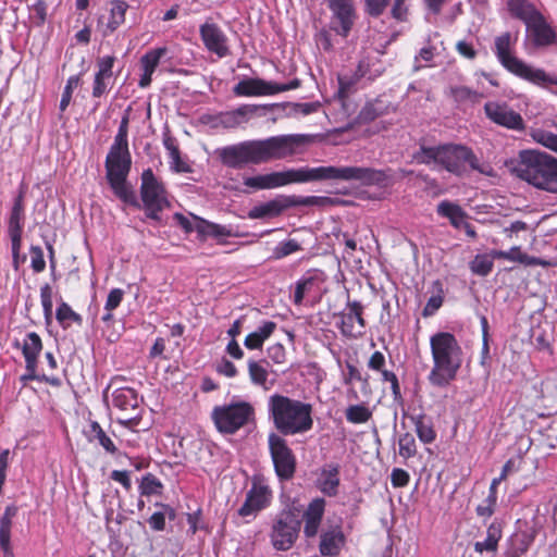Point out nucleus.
<instances>
[{
    "instance_id": "obj_1",
    "label": "nucleus",
    "mask_w": 557,
    "mask_h": 557,
    "mask_svg": "<svg viewBox=\"0 0 557 557\" xmlns=\"http://www.w3.org/2000/svg\"><path fill=\"white\" fill-rule=\"evenodd\" d=\"M391 175L385 170L366 166H318L272 172L269 174L246 177L244 185L255 190L272 189L294 183L312 181H355L362 185H384Z\"/></svg>"
},
{
    "instance_id": "obj_2",
    "label": "nucleus",
    "mask_w": 557,
    "mask_h": 557,
    "mask_svg": "<svg viewBox=\"0 0 557 557\" xmlns=\"http://www.w3.org/2000/svg\"><path fill=\"white\" fill-rule=\"evenodd\" d=\"M301 135H280L267 139L245 140L215 150L220 162L230 169L242 170L248 164H261L293 156L304 144Z\"/></svg>"
},
{
    "instance_id": "obj_3",
    "label": "nucleus",
    "mask_w": 557,
    "mask_h": 557,
    "mask_svg": "<svg viewBox=\"0 0 557 557\" xmlns=\"http://www.w3.org/2000/svg\"><path fill=\"white\" fill-rule=\"evenodd\" d=\"M106 178L114 196L126 205L139 208L133 186L127 177L132 170L128 134L117 132L104 161Z\"/></svg>"
},
{
    "instance_id": "obj_4",
    "label": "nucleus",
    "mask_w": 557,
    "mask_h": 557,
    "mask_svg": "<svg viewBox=\"0 0 557 557\" xmlns=\"http://www.w3.org/2000/svg\"><path fill=\"white\" fill-rule=\"evenodd\" d=\"M433 366L428 374L429 383L437 388L447 387L456 380L462 364V348L449 332H437L430 338Z\"/></svg>"
},
{
    "instance_id": "obj_5",
    "label": "nucleus",
    "mask_w": 557,
    "mask_h": 557,
    "mask_svg": "<svg viewBox=\"0 0 557 557\" xmlns=\"http://www.w3.org/2000/svg\"><path fill=\"white\" fill-rule=\"evenodd\" d=\"M268 410L277 434L283 437L305 434L313 426V408L309 403L273 394L269 397Z\"/></svg>"
},
{
    "instance_id": "obj_6",
    "label": "nucleus",
    "mask_w": 557,
    "mask_h": 557,
    "mask_svg": "<svg viewBox=\"0 0 557 557\" xmlns=\"http://www.w3.org/2000/svg\"><path fill=\"white\" fill-rule=\"evenodd\" d=\"M414 160L420 164L436 163L456 176L466 175L469 169L485 173L473 150L468 146L459 144H447L436 147L421 146L419 151L414 153Z\"/></svg>"
},
{
    "instance_id": "obj_7",
    "label": "nucleus",
    "mask_w": 557,
    "mask_h": 557,
    "mask_svg": "<svg viewBox=\"0 0 557 557\" xmlns=\"http://www.w3.org/2000/svg\"><path fill=\"white\" fill-rule=\"evenodd\" d=\"M511 171L535 188L549 193L557 191V159L547 153L522 150Z\"/></svg>"
},
{
    "instance_id": "obj_8",
    "label": "nucleus",
    "mask_w": 557,
    "mask_h": 557,
    "mask_svg": "<svg viewBox=\"0 0 557 557\" xmlns=\"http://www.w3.org/2000/svg\"><path fill=\"white\" fill-rule=\"evenodd\" d=\"M516 41L517 38H513L509 32L495 38L494 53L499 63L511 74L542 88L557 85V76H552L542 69H534L511 53Z\"/></svg>"
},
{
    "instance_id": "obj_9",
    "label": "nucleus",
    "mask_w": 557,
    "mask_h": 557,
    "mask_svg": "<svg viewBox=\"0 0 557 557\" xmlns=\"http://www.w3.org/2000/svg\"><path fill=\"white\" fill-rule=\"evenodd\" d=\"M300 529V510L295 506L282 509L272 520L269 533L272 547L278 552L289 550L296 544Z\"/></svg>"
},
{
    "instance_id": "obj_10",
    "label": "nucleus",
    "mask_w": 557,
    "mask_h": 557,
    "mask_svg": "<svg viewBox=\"0 0 557 557\" xmlns=\"http://www.w3.org/2000/svg\"><path fill=\"white\" fill-rule=\"evenodd\" d=\"M212 421L221 434L233 435L256 419L255 407L245 400L215 406L211 412Z\"/></svg>"
},
{
    "instance_id": "obj_11",
    "label": "nucleus",
    "mask_w": 557,
    "mask_h": 557,
    "mask_svg": "<svg viewBox=\"0 0 557 557\" xmlns=\"http://www.w3.org/2000/svg\"><path fill=\"white\" fill-rule=\"evenodd\" d=\"M140 180V199L146 218L160 222L161 212L171 206L166 188L150 168L143 171Z\"/></svg>"
},
{
    "instance_id": "obj_12",
    "label": "nucleus",
    "mask_w": 557,
    "mask_h": 557,
    "mask_svg": "<svg viewBox=\"0 0 557 557\" xmlns=\"http://www.w3.org/2000/svg\"><path fill=\"white\" fill-rule=\"evenodd\" d=\"M268 446L278 480H292L296 473L297 459L286 440L277 433L272 432L268 436Z\"/></svg>"
},
{
    "instance_id": "obj_13",
    "label": "nucleus",
    "mask_w": 557,
    "mask_h": 557,
    "mask_svg": "<svg viewBox=\"0 0 557 557\" xmlns=\"http://www.w3.org/2000/svg\"><path fill=\"white\" fill-rule=\"evenodd\" d=\"M139 403V395L132 387H120L112 394L113 406L124 413L119 422L127 428L137 426L141 420Z\"/></svg>"
},
{
    "instance_id": "obj_14",
    "label": "nucleus",
    "mask_w": 557,
    "mask_h": 557,
    "mask_svg": "<svg viewBox=\"0 0 557 557\" xmlns=\"http://www.w3.org/2000/svg\"><path fill=\"white\" fill-rule=\"evenodd\" d=\"M363 311L364 307L360 301L348 300L345 310L336 314V325L344 337L357 339L364 335L367 323Z\"/></svg>"
},
{
    "instance_id": "obj_15",
    "label": "nucleus",
    "mask_w": 557,
    "mask_h": 557,
    "mask_svg": "<svg viewBox=\"0 0 557 557\" xmlns=\"http://www.w3.org/2000/svg\"><path fill=\"white\" fill-rule=\"evenodd\" d=\"M24 199L25 187L21 186L16 197L14 198L8 221V233L11 239L12 256L15 262L17 261L22 247V235L25 222Z\"/></svg>"
},
{
    "instance_id": "obj_16",
    "label": "nucleus",
    "mask_w": 557,
    "mask_h": 557,
    "mask_svg": "<svg viewBox=\"0 0 557 557\" xmlns=\"http://www.w3.org/2000/svg\"><path fill=\"white\" fill-rule=\"evenodd\" d=\"M332 12L331 29L346 38L350 34L357 20V12L352 0H325Z\"/></svg>"
},
{
    "instance_id": "obj_17",
    "label": "nucleus",
    "mask_w": 557,
    "mask_h": 557,
    "mask_svg": "<svg viewBox=\"0 0 557 557\" xmlns=\"http://www.w3.org/2000/svg\"><path fill=\"white\" fill-rule=\"evenodd\" d=\"M486 117L494 124L511 131H524L525 123L520 113L505 102L488 101L484 104Z\"/></svg>"
},
{
    "instance_id": "obj_18",
    "label": "nucleus",
    "mask_w": 557,
    "mask_h": 557,
    "mask_svg": "<svg viewBox=\"0 0 557 557\" xmlns=\"http://www.w3.org/2000/svg\"><path fill=\"white\" fill-rule=\"evenodd\" d=\"M272 500L271 488L260 480H253L250 490L246 494L244 504L238 509L240 517L256 516L270 506Z\"/></svg>"
},
{
    "instance_id": "obj_19",
    "label": "nucleus",
    "mask_w": 557,
    "mask_h": 557,
    "mask_svg": "<svg viewBox=\"0 0 557 557\" xmlns=\"http://www.w3.org/2000/svg\"><path fill=\"white\" fill-rule=\"evenodd\" d=\"M319 198L311 196L302 199H296L295 197H283L270 200L262 205L253 207L249 211L250 219H264L278 216L289 207L299 205H314Z\"/></svg>"
},
{
    "instance_id": "obj_20",
    "label": "nucleus",
    "mask_w": 557,
    "mask_h": 557,
    "mask_svg": "<svg viewBox=\"0 0 557 557\" xmlns=\"http://www.w3.org/2000/svg\"><path fill=\"white\" fill-rule=\"evenodd\" d=\"M199 35L205 48L209 52L219 58H225L231 53L227 36L218 24L205 22L199 27Z\"/></svg>"
},
{
    "instance_id": "obj_21",
    "label": "nucleus",
    "mask_w": 557,
    "mask_h": 557,
    "mask_svg": "<svg viewBox=\"0 0 557 557\" xmlns=\"http://www.w3.org/2000/svg\"><path fill=\"white\" fill-rule=\"evenodd\" d=\"M129 4L125 0H111L107 17L99 18L98 24L103 37L113 35L124 23Z\"/></svg>"
},
{
    "instance_id": "obj_22",
    "label": "nucleus",
    "mask_w": 557,
    "mask_h": 557,
    "mask_svg": "<svg viewBox=\"0 0 557 557\" xmlns=\"http://www.w3.org/2000/svg\"><path fill=\"white\" fill-rule=\"evenodd\" d=\"M325 499L317 497L312 499L302 513L304 535L313 539L318 535L325 512Z\"/></svg>"
},
{
    "instance_id": "obj_23",
    "label": "nucleus",
    "mask_w": 557,
    "mask_h": 557,
    "mask_svg": "<svg viewBox=\"0 0 557 557\" xmlns=\"http://www.w3.org/2000/svg\"><path fill=\"white\" fill-rule=\"evenodd\" d=\"M114 55H104L97 60V72L92 82L91 95L94 98H101L108 92L109 83L113 76Z\"/></svg>"
},
{
    "instance_id": "obj_24",
    "label": "nucleus",
    "mask_w": 557,
    "mask_h": 557,
    "mask_svg": "<svg viewBox=\"0 0 557 557\" xmlns=\"http://www.w3.org/2000/svg\"><path fill=\"white\" fill-rule=\"evenodd\" d=\"M346 537L342 525L336 524L323 530L320 535L319 550L322 556L336 557L345 545Z\"/></svg>"
},
{
    "instance_id": "obj_25",
    "label": "nucleus",
    "mask_w": 557,
    "mask_h": 557,
    "mask_svg": "<svg viewBox=\"0 0 557 557\" xmlns=\"http://www.w3.org/2000/svg\"><path fill=\"white\" fill-rule=\"evenodd\" d=\"M233 94L237 97L272 96L273 82L262 78H245L233 87Z\"/></svg>"
},
{
    "instance_id": "obj_26",
    "label": "nucleus",
    "mask_w": 557,
    "mask_h": 557,
    "mask_svg": "<svg viewBox=\"0 0 557 557\" xmlns=\"http://www.w3.org/2000/svg\"><path fill=\"white\" fill-rule=\"evenodd\" d=\"M503 522L495 519L486 529V536L483 541H476L473 544L475 553L483 555L484 553L491 554L493 557L498 552L499 542L503 539Z\"/></svg>"
},
{
    "instance_id": "obj_27",
    "label": "nucleus",
    "mask_w": 557,
    "mask_h": 557,
    "mask_svg": "<svg viewBox=\"0 0 557 557\" xmlns=\"http://www.w3.org/2000/svg\"><path fill=\"white\" fill-rule=\"evenodd\" d=\"M527 30L530 34L533 44L537 47L549 46L556 39V33L546 23L542 14L536 16L527 25Z\"/></svg>"
},
{
    "instance_id": "obj_28",
    "label": "nucleus",
    "mask_w": 557,
    "mask_h": 557,
    "mask_svg": "<svg viewBox=\"0 0 557 557\" xmlns=\"http://www.w3.org/2000/svg\"><path fill=\"white\" fill-rule=\"evenodd\" d=\"M492 256L497 259H504L509 261L519 262L524 265H542L545 267L548 262L542 260L541 258L529 256L525 252L521 251L519 246H513L509 250H492Z\"/></svg>"
},
{
    "instance_id": "obj_29",
    "label": "nucleus",
    "mask_w": 557,
    "mask_h": 557,
    "mask_svg": "<svg viewBox=\"0 0 557 557\" xmlns=\"http://www.w3.org/2000/svg\"><path fill=\"white\" fill-rule=\"evenodd\" d=\"M436 212L440 216L448 219L455 228H461L468 219V213L458 203L449 200L441 201L436 207Z\"/></svg>"
},
{
    "instance_id": "obj_30",
    "label": "nucleus",
    "mask_w": 557,
    "mask_h": 557,
    "mask_svg": "<svg viewBox=\"0 0 557 557\" xmlns=\"http://www.w3.org/2000/svg\"><path fill=\"white\" fill-rule=\"evenodd\" d=\"M277 325L273 321H264L258 330L249 333L244 341V345L249 350L262 349L264 342L272 336Z\"/></svg>"
},
{
    "instance_id": "obj_31",
    "label": "nucleus",
    "mask_w": 557,
    "mask_h": 557,
    "mask_svg": "<svg viewBox=\"0 0 557 557\" xmlns=\"http://www.w3.org/2000/svg\"><path fill=\"white\" fill-rule=\"evenodd\" d=\"M410 419L420 442L423 444H432L436 440L437 433L430 417L424 413H419L411 416Z\"/></svg>"
},
{
    "instance_id": "obj_32",
    "label": "nucleus",
    "mask_w": 557,
    "mask_h": 557,
    "mask_svg": "<svg viewBox=\"0 0 557 557\" xmlns=\"http://www.w3.org/2000/svg\"><path fill=\"white\" fill-rule=\"evenodd\" d=\"M195 223L196 232L201 240H205L207 237H224L230 236L231 232L225 226L209 222L202 218H199L195 214H190Z\"/></svg>"
},
{
    "instance_id": "obj_33",
    "label": "nucleus",
    "mask_w": 557,
    "mask_h": 557,
    "mask_svg": "<svg viewBox=\"0 0 557 557\" xmlns=\"http://www.w3.org/2000/svg\"><path fill=\"white\" fill-rule=\"evenodd\" d=\"M86 436L89 442H97L106 450V453L110 455L117 453V447L115 446L114 442L97 421H91L89 423L88 430L86 431Z\"/></svg>"
},
{
    "instance_id": "obj_34",
    "label": "nucleus",
    "mask_w": 557,
    "mask_h": 557,
    "mask_svg": "<svg viewBox=\"0 0 557 557\" xmlns=\"http://www.w3.org/2000/svg\"><path fill=\"white\" fill-rule=\"evenodd\" d=\"M16 515V508L9 506L0 518V547L5 555H12L11 529L12 519Z\"/></svg>"
},
{
    "instance_id": "obj_35",
    "label": "nucleus",
    "mask_w": 557,
    "mask_h": 557,
    "mask_svg": "<svg viewBox=\"0 0 557 557\" xmlns=\"http://www.w3.org/2000/svg\"><path fill=\"white\" fill-rule=\"evenodd\" d=\"M507 5L510 14L524 22L525 25L541 14L535 7L527 0H508Z\"/></svg>"
},
{
    "instance_id": "obj_36",
    "label": "nucleus",
    "mask_w": 557,
    "mask_h": 557,
    "mask_svg": "<svg viewBox=\"0 0 557 557\" xmlns=\"http://www.w3.org/2000/svg\"><path fill=\"white\" fill-rule=\"evenodd\" d=\"M42 349V342L36 332H30L23 341L22 352L25 363H38V356Z\"/></svg>"
},
{
    "instance_id": "obj_37",
    "label": "nucleus",
    "mask_w": 557,
    "mask_h": 557,
    "mask_svg": "<svg viewBox=\"0 0 557 557\" xmlns=\"http://www.w3.org/2000/svg\"><path fill=\"white\" fill-rule=\"evenodd\" d=\"M157 507H160L161 511L153 512L148 519V524L151 530L160 532L165 529V519L174 520L176 518V510L168 505L162 503H157Z\"/></svg>"
},
{
    "instance_id": "obj_38",
    "label": "nucleus",
    "mask_w": 557,
    "mask_h": 557,
    "mask_svg": "<svg viewBox=\"0 0 557 557\" xmlns=\"http://www.w3.org/2000/svg\"><path fill=\"white\" fill-rule=\"evenodd\" d=\"M339 468L338 466H330L322 472V481L320 490L327 496H335L339 485Z\"/></svg>"
},
{
    "instance_id": "obj_39",
    "label": "nucleus",
    "mask_w": 557,
    "mask_h": 557,
    "mask_svg": "<svg viewBox=\"0 0 557 557\" xmlns=\"http://www.w3.org/2000/svg\"><path fill=\"white\" fill-rule=\"evenodd\" d=\"M494 259L496 258L492 256V251L479 253L469 262V269L472 274L485 277L493 271Z\"/></svg>"
},
{
    "instance_id": "obj_40",
    "label": "nucleus",
    "mask_w": 557,
    "mask_h": 557,
    "mask_svg": "<svg viewBox=\"0 0 557 557\" xmlns=\"http://www.w3.org/2000/svg\"><path fill=\"white\" fill-rule=\"evenodd\" d=\"M55 319L63 329L70 327L72 323H76L78 325H82L83 323L82 317L65 301H62L57 308Z\"/></svg>"
},
{
    "instance_id": "obj_41",
    "label": "nucleus",
    "mask_w": 557,
    "mask_h": 557,
    "mask_svg": "<svg viewBox=\"0 0 557 557\" xmlns=\"http://www.w3.org/2000/svg\"><path fill=\"white\" fill-rule=\"evenodd\" d=\"M166 47H159L147 51L140 58V66L143 71L154 73L158 67L160 60L166 54Z\"/></svg>"
},
{
    "instance_id": "obj_42",
    "label": "nucleus",
    "mask_w": 557,
    "mask_h": 557,
    "mask_svg": "<svg viewBox=\"0 0 557 557\" xmlns=\"http://www.w3.org/2000/svg\"><path fill=\"white\" fill-rule=\"evenodd\" d=\"M164 146L169 151L173 171L177 173H188L191 171L190 166L182 159L180 148L171 139L164 140Z\"/></svg>"
},
{
    "instance_id": "obj_43",
    "label": "nucleus",
    "mask_w": 557,
    "mask_h": 557,
    "mask_svg": "<svg viewBox=\"0 0 557 557\" xmlns=\"http://www.w3.org/2000/svg\"><path fill=\"white\" fill-rule=\"evenodd\" d=\"M123 298H124L123 289L113 288L110 290V293L107 297V300H106V305H104L106 313L102 315V321L104 323H110L113 321L114 315L112 312L114 309H116L121 305V302L123 301Z\"/></svg>"
},
{
    "instance_id": "obj_44",
    "label": "nucleus",
    "mask_w": 557,
    "mask_h": 557,
    "mask_svg": "<svg viewBox=\"0 0 557 557\" xmlns=\"http://www.w3.org/2000/svg\"><path fill=\"white\" fill-rule=\"evenodd\" d=\"M418 453L414 436L410 432L400 434L398 438V454L404 460L413 458Z\"/></svg>"
},
{
    "instance_id": "obj_45",
    "label": "nucleus",
    "mask_w": 557,
    "mask_h": 557,
    "mask_svg": "<svg viewBox=\"0 0 557 557\" xmlns=\"http://www.w3.org/2000/svg\"><path fill=\"white\" fill-rule=\"evenodd\" d=\"M346 420L352 424H362L372 417V411L366 405H351L345 411Z\"/></svg>"
},
{
    "instance_id": "obj_46",
    "label": "nucleus",
    "mask_w": 557,
    "mask_h": 557,
    "mask_svg": "<svg viewBox=\"0 0 557 557\" xmlns=\"http://www.w3.org/2000/svg\"><path fill=\"white\" fill-rule=\"evenodd\" d=\"M248 374L250 381L258 386H265L268 382L269 371L262 364V361H256L253 359L248 360Z\"/></svg>"
},
{
    "instance_id": "obj_47",
    "label": "nucleus",
    "mask_w": 557,
    "mask_h": 557,
    "mask_svg": "<svg viewBox=\"0 0 557 557\" xmlns=\"http://www.w3.org/2000/svg\"><path fill=\"white\" fill-rule=\"evenodd\" d=\"M163 484L152 473H147L143 476L139 484V492L143 496L159 495L162 493Z\"/></svg>"
},
{
    "instance_id": "obj_48",
    "label": "nucleus",
    "mask_w": 557,
    "mask_h": 557,
    "mask_svg": "<svg viewBox=\"0 0 557 557\" xmlns=\"http://www.w3.org/2000/svg\"><path fill=\"white\" fill-rule=\"evenodd\" d=\"M301 250L300 244L296 239H288L285 242L278 243V245L273 249V259H283L292 253Z\"/></svg>"
},
{
    "instance_id": "obj_49",
    "label": "nucleus",
    "mask_w": 557,
    "mask_h": 557,
    "mask_svg": "<svg viewBox=\"0 0 557 557\" xmlns=\"http://www.w3.org/2000/svg\"><path fill=\"white\" fill-rule=\"evenodd\" d=\"M79 83H81L79 74L72 75L67 78L66 85L63 89L61 101H60V111L61 112H64L67 109V107L72 100L73 90H74V88H76L79 85Z\"/></svg>"
},
{
    "instance_id": "obj_50",
    "label": "nucleus",
    "mask_w": 557,
    "mask_h": 557,
    "mask_svg": "<svg viewBox=\"0 0 557 557\" xmlns=\"http://www.w3.org/2000/svg\"><path fill=\"white\" fill-rule=\"evenodd\" d=\"M314 284L313 277H304L296 282L294 293V304L299 306L302 304L305 295L309 292Z\"/></svg>"
},
{
    "instance_id": "obj_51",
    "label": "nucleus",
    "mask_w": 557,
    "mask_h": 557,
    "mask_svg": "<svg viewBox=\"0 0 557 557\" xmlns=\"http://www.w3.org/2000/svg\"><path fill=\"white\" fill-rule=\"evenodd\" d=\"M389 3L391 0H364V12L371 17H380Z\"/></svg>"
},
{
    "instance_id": "obj_52",
    "label": "nucleus",
    "mask_w": 557,
    "mask_h": 557,
    "mask_svg": "<svg viewBox=\"0 0 557 557\" xmlns=\"http://www.w3.org/2000/svg\"><path fill=\"white\" fill-rule=\"evenodd\" d=\"M359 81L351 75H339L338 76V97L341 99L347 98L354 90L355 85Z\"/></svg>"
},
{
    "instance_id": "obj_53",
    "label": "nucleus",
    "mask_w": 557,
    "mask_h": 557,
    "mask_svg": "<svg viewBox=\"0 0 557 557\" xmlns=\"http://www.w3.org/2000/svg\"><path fill=\"white\" fill-rule=\"evenodd\" d=\"M40 300L46 320L52 317V288L49 284L40 287Z\"/></svg>"
},
{
    "instance_id": "obj_54",
    "label": "nucleus",
    "mask_w": 557,
    "mask_h": 557,
    "mask_svg": "<svg viewBox=\"0 0 557 557\" xmlns=\"http://www.w3.org/2000/svg\"><path fill=\"white\" fill-rule=\"evenodd\" d=\"M30 18L37 26L45 24L47 20V3L44 0H37L30 7Z\"/></svg>"
},
{
    "instance_id": "obj_55",
    "label": "nucleus",
    "mask_w": 557,
    "mask_h": 557,
    "mask_svg": "<svg viewBox=\"0 0 557 557\" xmlns=\"http://www.w3.org/2000/svg\"><path fill=\"white\" fill-rule=\"evenodd\" d=\"M382 375V382H388L391 384L392 394L395 400L401 398L400 384L397 375L389 370L383 368L382 371H379Z\"/></svg>"
},
{
    "instance_id": "obj_56",
    "label": "nucleus",
    "mask_w": 557,
    "mask_h": 557,
    "mask_svg": "<svg viewBox=\"0 0 557 557\" xmlns=\"http://www.w3.org/2000/svg\"><path fill=\"white\" fill-rule=\"evenodd\" d=\"M30 265L36 273H40L46 269L44 252L39 246L30 247Z\"/></svg>"
},
{
    "instance_id": "obj_57",
    "label": "nucleus",
    "mask_w": 557,
    "mask_h": 557,
    "mask_svg": "<svg viewBox=\"0 0 557 557\" xmlns=\"http://www.w3.org/2000/svg\"><path fill=\"white\" fill-rule=\"evenodd\" d=\"M382 114V111L376 108V103L368 102L359 112V120L363 123L374 121Z\"/></svg>"
},
{
    "instance_id": "obj_58",
    "label": "nucleus",
    "mask_w": 557,
    "mask_h": 557,
    "mask_svg": "<svg viewBox=\"0 0 557 557\" xmlns=\"http://www.w3.org/2000/svg\"><path fill=\"white\" fill-rule=\"evenodd\" d=\"M410 475L401 468H394L391 473V483L394 487H405L409 484Z\"/></svg>"
},
{
    "instance_id": "obj_59",
    "label": "nucleus",
    "mask_w": 557,
    "mask_h": 557,
    "mask_svg": "<svg viewBox=\"0 0 557 557\" xmlns=\"http://www.w3.org/2000/svg\"><path fill=\"white\" fill-rule=\"evenodd\" d=\"M451 94L456 101H474L478 92L466 86H458L451 89Z\"/></svg>"
},
{
    "instance_id": "obj_60",
    "label": "nucleus",
    "mask_w": 557,
    "mask_h": 557,
    "mask_svg": "<svg viewBox=\"0 0 557 557\" xmlns=\"http://www.w3.org/2000/svg\"><path fill=\"white\" fill-rule=\"evenodd\" d=\"M265 106L258 104H243L237 109L233 110L236 115L237 121H240V124L246 120L248 115L256 114L260 109H265Z\"/></svg>"
},
{
    "instance_id": "obj_61",
    "label": "nucleus",
    "mask_w": 557,
    "mask_h": 557,
    "mask_svg": "<svg viewBox=\"0 0 557 557\" xmlns=\"http://www.w3.org/2000/svg\"><path fill=\"white\" fill-rule=\"evenodd\" d=\"M269 358L277 364L286 361L285 347L281 343H276L268 348Z\"/></svg>"
},
{
    "instance_id": "obj_62",
    "label": "nucleus",
    "mask_w": 557,
    "mask_h": 557,
    "mask_svg": "<svg viewBox=\"0 0 557 557\" xmlns=\"http://www.w3.org/2000/svg\"><path fill=\"white\" fill-rule=\"evenodd\" d=\"M386 359L383 352L375 350L368 360V368L372 371H382L385 368Z\"/></svg>"
},
{
    "instance_id": "obj_63",
    "label": "nucleus",
    "mask_w": 557,
    "mask_h": 557,
    "mask_svg": "<svg viewBox=\"0 0 557 557\" xmlns=\"http://www.w3.org/2000/svg\"><path fill=\"white\" fill-rule=\"evenodd\" d=\"M111 480L120 483L126 491H131L132 481L129 478V472L126 470H113L110 474Z\"/></svg>"
},
{
    "instance_id": "obj_64",
    "label": "nucleus",
    "mask_w": 557,
    "mask_h": 557,
    "mask_svg": "<svg viewBox=\"0 0 557 557\" xmlns=\"http://www.w3.org/2000/svg\"><path fill=\"white\" fill-rule=\"evenodd\" d=\"M443 300V296L441 295L431 296L423 308V317L434 314L442 307Z\"/></svg>"
}]
</instances>
